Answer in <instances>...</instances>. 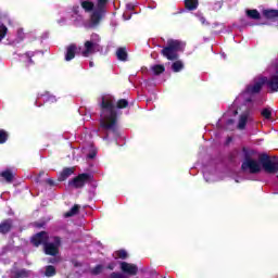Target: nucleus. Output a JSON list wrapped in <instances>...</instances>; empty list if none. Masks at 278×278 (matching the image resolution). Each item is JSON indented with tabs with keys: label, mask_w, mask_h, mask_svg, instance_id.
<instances>
[{
	"label": "nucleus",
	"mask_w": 278,
	"mask_h": 278,
	"mask_svg": "<svg viewBox=\"0 0 278 278\" xmlns=\"http://www.w3.org/2000/svg\"><path fill=\"white\" fill-rule=\"evenodd\" d=\"M79 53V48L77 45H70L66 49L65 60L66 62H71L75 58V54Z\"/></svg>",
	"instance_id": "obj_13"
},
{
	"label": "nucleus",
	"mask_w": 278,
	"mask_h": 278,
	"mask_svg": "<svg viewBox=\"0 0 278 278\" xmlns=\"http://www.w3.org/2000/svg\"><path fill=\"white\" fill-rule=\"evenodd\" d=\"M90 66H93V63H92V62H90Z\"/></svg>",
	"instance_id": "obj_42"
},
{
	"label": "nucleus",
	"mask_w": 278,
	"mask_h": 278,
	"mask_svg": "<svg viewBox=\"0 0 278 278\" xmlns=\"http://www.w3.org/2000/svg\"><path fill=\"white\" fill-rule=\"evenodd\" d=\"M51 262H55V260L51 261Z\"/></svg>",
	"instance_id": "obj_43"
},
{
	"label": "nucleus",
	"mask_w": 278,
	"mask_h": 278,
	"mask_svg": "<svg viewBox=\"0 0 278 278\" xmlns=\"http://www.w3.org/2000/svg\"><path fill=\"white\" fill-rule=\"evenodd\" d=\"M265 18H269V20H273V18H278V11L277 10H265L263 12Z\"/></svg>",
	"instance_id": "obj_23"
},
{
	"label": "nucleus",
	"mask_w": 278,
	"mask_h": 278,
	"mask_svg": "<svg viewBox=\"0 0 278 278\" xmlns=\"http://www.w3.org/2000/svg\"><path fill=\"white\" fill-rule=\"evenodd\" d=\"M115 100L112 96H104L100 102L101 113L100 123L101 127L104 129H112L116 125L118 113L116 112V106L114 105Z\"/></svg>",
	"instance_id": "obj_2"
},
{
	"label": "nucleus",
	"mask_w": 278,
	"mask_h": 278,
	"mask_svg": "<svg viewBox=\"0 0 278 278\" xmlns=\"http://www.w3.org/2000/svg\"><path fill=\"white\" fill-rule=\"evenodd\" d=\"M110 278H129V277H127V275H125V274L113 273V274H111Z\"/></svg>",
	"instance_id": "obj_34"
},
{
	"label": "nucleus",
	"mask_w": 278,
	"mask_h": 278,
	"mask_svg": "<svg viewBox=\"0 0 278 278\" xmlns=\"http://www.w3.org/2000/svg\"><path fill=\"white\" fill-rule=\"evenodd\" d=\"M119 268L122 273H125L126 277L129 275L130 277H134V275H138V266L131 263L122 262L119 263Z\"/></svg>",
	"instance_id": "obj_11"
},
{
	"label": "nucleus",
	"mask_w": 278,
	"mask_h": 278,
	"mask_svg": "<svg viewBox=\"0 0 278 278\" xmlns=\"http://www.w3.org/2000/svg\"><path fill=\"white\" fill-rule=\"evenodd\" d=\"M115 267H116V264H114V263L109 265L110 270H114Z\"/></svg>",
	"instance_id": "obj_39"
},
{
	"label": "nucleus",
	"mask_w": 278,
	"mask_h": 278,
	"mask_svg": "<svg viewBox=\"0 0 278 278\" xmlns=\"http://www.w3.org/2000/svg\"><path fill=\"white\" fill-rule=\"evenodd\" d=\"M8 141V132L5 130H0V144H4Z\"/></svg>",
	"instance_id": "obj_31"
},
{
	"label": "nucleus",
	"mask_w": 278,
	"mask_h": 278,
	"mask_svg": "<svg viewBox=\"0 0 278 278\" xmlns=\"http://www.w3.org/2000/svg\"><path fill=\"white\" fill-rule=\"evenodd\" d=\"M261 115L263 116V118H265L266 121H271L273 119V109L270 108H265L261 111Z\"/></svg>",
	"instance_id": "obj_20"
},
{
	"label": "nucleus",
	"mask_w": 278,
	"mask_h": 278,
	"mask_svg": "<svg viewBox=\"0 0 278 278\" xmlns=\"http://www.w3.org/2000/svg\"><path fill=\"white\" fill-rule=\"evenodd\" d=\"M114 260H127L129 255L127 254V251L125 250H118L113 253Z\"/></svg>",
	"instance_id": "obj_17"
},
{
	"label": "nucleus",
	"mask_w": 278,
	"mask_h": 278,
	"mask_svg": "<svg viewBox=\"0 0 278 278\" xmlns=\"http://www.w3.org/2000/svg\"><path fill=\"white\" fill-rule=\"evenodd\" d=\"M87 181H90V175L88 174H80L76 178H74L70 185L74 188H84Z\"/></svg>",
	"instance_id": "obj_12"
},
{
	"label": "nucleus",
	"mask_w": 278,
	"mask_h": 278,
	"mask_svg": "<svg viewBox=\"0 0 278 278\" xmlns=\"http://www.w3.org/2000/svg\"><path fill=\"white\" fill-rule=\"evenodd\" d=\"M116 55L121 62H127V50H125V48L117 49Z\"/></svg>",
	"instance_id": "obj_19"
},
{
	"label": "nucleus",
	"mask_w": 278,
	"mask_h": 278,
	"mask_svg": "<svg viewBox=\"0 0 278 278\" xmlns=\"http://www.w3.org/2000/svg\"><path fill=\"white\" fill-rule=\"evenodd\" d=\"M123 17H124V21H129V18H131V16H130V15H129V16H127V13H124Z\"/></svg>",
	"instance_id": "obj_38"
},
{
	"label": "nucleus",
	"mask_w": 278,
	"mask_h": 278,
	"mask_svg": "<svg viewBox=\"0 0 278 278\" xmlns=\"http://www.w3.org/2000/svg\"><path fill=\"white\" fill-rule=\"evenodd\" d=\"M203 175L207 184H214V181H220V179H223V176H220V172L216 170L215 168L205 169Z\"/></svg>",
	"instance_id": "obj_10"
},
{
	"label": "nucleus",
	"mask_w": 278,
	"mask_h": 278,
	"mask_svg": "<svg viewBox=\"0 0 278 278\" xmlns=\"http://www.w3.org/2000/svg\"><path fill=\"white\" fill-rule=\"evenodd\" d=\"M195 16L199 17V21L202 23V25H205V17H203L201 12L195 13Z\"/></svg>",
	"instance_id": "obj_37"
},
{
	"label": "nucleus",
	"mask_w": 278,
	"mask_h": 278,
	"mask_svg": "<svg viewBox=\"0 0 278 278\" xmlns=\"http://www.w3.org/2000/svg\"><path fill=\"white\" fill-rule=\"evenodd\" d=\"M172 70L174 71V73H179L181 71H184V62L181 61H176L172 64Z\"/></svg>",
	"instance_id": "obj_24"
},
{
	"label": "nucleus",
	"mask_w": 278,
	"mask_h": 278,
	"mask_svg": "<svg viewBox=\"0 0 278 278\" xmlns=\"http://www.w3.org/2000/svg\"><path fill=\"white\" fill-rule=\"evenodd\" d=\"M185 5L187 10H197L199 0H185Z\"/></svg>",
	"instance_id": "obj_22"
},
{
	"label": "nucleus",
	"mask_w": 278,
	"mask_h": 278,
	"mask_svg": "<svg viewBox=\"0 0 278 278\" xmlns=\"http://www.w3.org/2000/svg\"><path fill=\"white\" fill-rule=\"evenodd\" d=\"M73 173H75V167H67L63 169V173H61L59 176V181H64L65 179H68V177H71Z\"/></svg>",
	"instance_id": "obj_15"
},
{
	"label": "nucleus",
	"mask_w": 278,
	"mask_h": 278,
	"mask_svg": "<svg viewBox=\"0 0 278 278\" xmlns=\"http://www.w3.org/2000/svg\"><path fill=\"white\" fill-rule=\"evenodd\" d=\"M45 101H47L48 103H55L58 99H55V96H51L48 93L47 96H45Z\"/></svg>",
	"instance_id": "obj_32"
},
{
	"label": "nucleus",
	"mask_w": 278,
	"mask_h": 278,
	"mask_svg": "<svg viewBox=\"0 0 278 278\" xmlns=\"http://www.w3.org/2000/svg\"><path fill=\"white\" fill-rule=\"evenodd\" d=\"M103 270V266L102 265H98L96 266V268H93L91 270L92 275H99V273H101Z\"/></svg>",
	"instance_id": "obj_35"
},
{
	"label": "nucleus",
	"mask_w": 278,
	"mask_h": 278,
	"mask_svg": "<svg viewBox=\"0 0 278 278\" xmlns=\"http://www.w3.org/2000/svg\"><path fill=\"white\" fill-rule=\"evenodd\" d=\"M127 105H129V102H127V100H119L117 102L118 110H123V108H127Z\"/></svg>",
	"instance_id": "obj_33"
},
{
	"label": "nucleus",
	"mask_w": 278,
	"mask_h": 278,
	"mask_svg": "<svg viewBox=\"0 0 278 278\" xmlns=\"http://www.w3.org/2000/svg\"><path fill=\"white\" fill-rule=\"evenodd\" d=\"M43 275L45 277H53L55 275V267L51 265L46 266Z\"/></svg>",
	"instance_id": "obj_26"
},
{
	"label": "nucleus",
	"mask_w": 278,
	"mask_h": 278,
	"mask_svg": "<svg viewBox=\"0 0 278 278\" xmlns=\"http://www.w3.org/2000/svg\"><path fill=\"white\" fill-rule=\"evenodd\" d=\"M251 94H257V92H250L249 87H247L245 92L241 93L233 102L228 113L225 116H236L238 114V110H242V114L239 117L238 129H244L247 127V123H251V111L247 109L245 104L240 105V102L244 101L245 97Z\"/></svg>",
	"instance_id": "obj_3"
},
{
	"label": "nucleus",
	"mask_w": 278,
	"mask_h": 278,
	"mask_svg": "<svg viewBox=\"0 0 278 278\" xmlns=\"http://www.w3.org/2000/svg\"><path fill=\"white\" fill-rule=\"evenodd\" d=\"M10 229H12V222L11 220L3 222L0 225V233H8V231H10Z\"/></svg>",
	"instance_id": "obj_21"
},
{
	"label": "nucleus",
	"mask_w": 278,
	"mask_h": 278,
	"mask_svg": "<svg viewBox=\"0 0 278 278\" xmlns=\"http://www.w3.org/2000/svg\"><path fill=\"white\" fill-rule=\"evenodd\" d=\"M101 49V37L98 34H92L89 39H87L83 47H79L78 53L83 58H90L94 55L97 51Z\"/></svg>",
	"instance_id": "obj_6"
},
{
	"label": "nucleus",
	"mask_w": 278,
	"mask_h": 278,
	"mask_svg": "<svg viewBox=\"0 0 278 278\" xmlns=\"http://www.w3.org/2000/svg\"><path fill=\"white\" fill-rule=\"evenodd\" d=\"M151 71L153 75H162V73H164L166 68L164 67V65H153L151 66Z\"/></svg>",
	"instance_id": "obj_25"
},
{
	"label": "nucleus",
	"mask_w": 278,
	"mask_h": 278,
	"mask_svg": "<svg viewBox=\"0 0 278 278\" xmlns=\"http://www.w3.org/2000/svg\"><path fill=\"white\" fill-rule=\"evenodd\" d=\"M260 157H262V155H257L255 151L248 152L245 160L242 163V170L252 174L260 173V170H262V163Z\"/></svg>",
	"instance_id": "obj_7"
},
{
	"label": "nucleus",
	"mask_w": 278,
	"mask_h": 278,
	"mask_svg": "<svg viewBox=\"0 0 278 278\" xmlns=\"http://www.w3.org/2000/svg\"><path fill=\"white\" fill-rule=\"evenodd\" d=\"M8 36V26L5 24L0 22V42Z\"/></svg>",
	"instance_id": "obj_28"
},
{
	"label": "nucleus",
	"mask_w": 278,
	"mask_h": 278,
	"mask_svg": "<svg viewBox=\"0 0 278 278\" xmlns=\"http://www.w3.org/2000/svg\"><path fill=\"white\" fill-rule=\"evenodd\" d=\"M25 38V31H23V28L17 29V39L18 40H24Z\"/></svg>",
	"instance_id": "obj_36"
},
{
	"label": "nucleus",
	"mask_w": 278,
	"mask_h": 278,
	"mask_svg": "<svg viewBox=\"0 0 278 278\" xmlns=\"http://www.w3.org/2000/svg\"><path fill=\"white\" fill-rule=\"evenodd\" d=\"M228 125H233V121H232V119H229V121H228Z\"/></svg>",
	"instance_id": "obj_41"
},
{
	"label": "nucleus",
	"mask_w": 278,
	"mask_h": 278,
	"mask_svg": "<svg viewBox=\"0 0 278 278\" xmlns=\"http://www.w3.org/2000/svg\"><path fill=\"white\" fill-rule=\"evenodd\" d=\"M48 241L49 235H47V232H39L31 238V243L34 247H40V244H45L46 255H52L55 257L60 249V238L54 237L52 242Z\"/></svg>",
	"instance_id": "obj_4"
},
{
	"label": "nucleus",
	"mask_w": 278,
	"mask_h": 278,
	"mask_svg": "<svg viewBox=\"0 0 278 278\" xmlns=\"http://www.w3.org/2000/svg\"><path fill=\"white\" fill-rule=\"evenodd\" d=\"M271 71H274L275 75H271L269 79L266 77L258 78L254 84L248 86V92H260L264 84L267 85L271 92H278V65L271 67Z\"/></svg>",
	"instance_id": "obj_5"
},
{
	"label": "nucleus",
	"mask_w": 278,
	"mask_h": 278,
	"mask_svg": "<svg viewBox=\"0 0 278 278\" xmlns=\"http://www.w3.org/2000/svg\"><path fill=\"white\" fill-rule=\"evenodd\" d=\"M84 153H86L88 160H94L97 157V148L89 146L84 149Z\"/></svg>",
	"instance_id": "obj_16"
},
{
	"label": "nucleus",
	"mask_w": 278,
	"mask_h": 278,
	"mask_svg": "<svg viewBox=\"0 0 278 278\" xmlns=\"http://www.w3.org/2000/svg\"><path fill=\"white\" fill-rule=\"evenodd\" d=\"M262 168L265 173L275 174L278 170V161L271 160L268 155L263 154L258 157Z\"/></svg>",
	"instance_id": "obj_9"
},
{
	"label": "nucleus",
	"mask_w": 278,
	"mask_h": 278,
	"mask_svg": "<svg viewBox=\"0 0 278 278\" xmlns=\"http://www.w3.org/2000/svg\"><path fill=\"white\" fill-rule=\"evenodd\" d=\"M247 16L249 18H253L254 21H257V18H260V12H257V10H248Z\"/></svg>",
	"instance_id": "obj_27"
},
{
	"label": "nucleus",
	"mask_w": 278,
	"mask_h": 278,
	"mask_svg": "<svg viewBox=\"0 0 278 278\" xmlns=\"http://www.w3.org/2000/svg\"><path fill=\"white\" fill-rule=\"evenodd\" d=\"M77 212H79V205H74L70 212H66L64 214L65 218H71V216H75V214H77Z\"/></svg>",
	"instance_id": "obj_29"
},
{
	"label": "nucleus",
	"mask_w": 278,
	"mask_h": 278,
	"mask_svg": "<svg viewBox=\"0 0 278 278\" xmlns=\"http://www.w3.org/2000/svg\"><path fill=\"white\" fill-rule=\"evenodd\" d=\"M1 177H3V179H5V181H12L14 175L12 174L11 170L7 169L1 173Z\"/></svg>",
	"instance_id": "obj_30"
},
{
	"label": "nucleus",
	"mask_w": 278,
	"mask_h": 278,
	"mask_svg": "<svg viewBox=\"0 0 278 278\" xmlns=\"http://www.w3.org/2000/svg\"><path fill=\"white\" fill-rule=\"evenodd\" d=\"M109 0H78L79 7L73 8L72 21L74 23H84L85 14H90L91 25H99L105 14V5Z\"/></svg>",
	"instance_id": "obj_1"
},
{
	"label": "nucleus",
	"mask_w": 278,
	"mask_h": 278,
	"mask_svg": "<svg viewBox=\"0 0 278 278\" xmlns=\"http://www.w3.org/2000/svg\"><path fill=\"white\" fill-rule=\"evenodd\" d=\"M184 47V43L179 40L169 39L167 41V47L162 50V54L168 60H177V51H181Z\"/></svg>",
	"instance_id": "obj_8"
},
{
	"label": "nucleus",
	"mask_w": 278,
	"mask_h": 278,
	"mask_svg": "<svg viewBox=\"0 0 278 278\" xmlns=\"http://www.w3.org/2000/svg\"><path fill=\"white\" fill-rule=\"evenodd\" d=\"M127 10H134V5L127 4Z\"/></svg>",
	"instance_id": "obj_40"
},
{
	"label": "nucleus",
	"mask_w": 278,
	"mask_h": 278,
	"mask_svg": "<svg viewBox=\"0 0 278 278\" xmlns=\"http://www.w3.org/2000/svg\"><path fill=\"white\" fill-rule=\"evenodd\" d=\"M31 277V273L26 269H18L12 273L11 278H29Z\"/></svg>",
	"instance_id": "obj_14"
},
{
	"label": "nucleus",
	"mask_w": 278,
	"mask_h": 278,
	"mask_svg": "<svg viewBox=\"0 0 278 278\" xmlns=\"http://www.w3.org/2000/svg\"><path fill=\"white\" fill-rule=\"evenodd\" d=\"M31 58H34V52H28L22 55L21 60L26 64V66H31V64H34V61H31Z\"/></svg>",
	"instance_id": "obj_18"
}]
</instances>
